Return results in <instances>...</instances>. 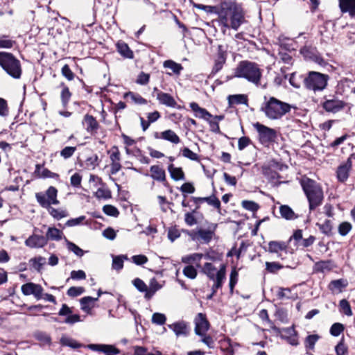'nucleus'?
I'll return each instance as SVG.
<instances>
[{"label": "nucleus", "mask_w": 355, "mask_h": 355, "mask_svg": "<svg viewBox=\"0 0 355 355\" xmlns=\"http://www.w3.org/2000/svg\"><path fill=\"white\" fill-rule=\"evenodd\" d=\"M216 270V267L209 262H207L204 264L201 271L205 274L210 279L214 280L215 279L214 272Z\"/></svg>", "instance_id": "obj_45"}, {"label": "nucleus", "mask_w": 355, "mask_h": 355, "mask_svg": "<svg viewBox=\"0 0 355 355\" xmlns=\"http://www.w3.org/2000/svg\"><path fill=\"white\" fill-rule=\"evenodd\" d=\"M332 269L331 261H320L315 263L314 271L315 272H324L325 271H330Z\"/></svg>", "instance_id": "obj_37"}, {"label": "nucleus", "mask_w": 355, "mask_h": 355, "mask_svg": "<svg viewBox=\"0 0 355 355\" xmlns=\"http://www.w3.org/2000/svg\"><path fill=\"white\" fill-rule=\"evenodd\" d=\"M345 330V326L339 322L334 323L329 330L331 335L338 336Z\"/></svg>", "instance_id": "obj_60"}, {"label": "nucleus", "mask_w": 355, "mask_h": 355, "mask_svg": "<svg viewBox=\"0 0 355 355\" xmlns=\"http://www.w3.org/2000/svg\"><path fill=\"white\" fill-rule=\"evenodd\" d=\"M227 56V46L218 44L216 47V51L211 57V59L213 61V66L210 73V76H215L223 69L224 65L226 64Z\"/></svg>", "instance_id": "obj_7"}, {"label": "nucleus", "mask_w": 355, "mask_h": 355, "mask_svg": "<svg viewBox=\"0 0 355 355\" xmlns=\"http://www.w3.org/2000/svg\"><path fill=\"white\" fill-rule=\"evenodd\" d=\"M190 107L193 112L195 116L197 118L202 119L207 121L208 119L213 117V115L211 113H209L205 108L200 107L196 102L191 103Z\"/></svg>", "instance_id": "obj_23"}, {"label": "nucleus", "mask_w": 355, "mask_h": 355, "mask_svg": "<svg viewBox=\"0 0 355 355\" xmlns=\"http://www.w3.org/2000/svg\"><path fill=\"white\" fill-rule=\"evenodd\" d=\"M62 236L63 233L61 230L56 227H49L44 237L47 239L48 241L49 240L60 241L62 239Z\"/></svg>", "instance_id": "obj_34"}, {"label": "nucleus", "mask_w": 355, "mask_h": 355, "mask_svg": "<svg viewBox=\"0 0 355 355\" xmlns=\"http://www.w3.org/2000/svg\"><path fill=\"white\" fill-rule=\"evenodd\" d=\"M82 123L87 132L92 135H95L100 127L99 123L96 121V118L88 114L84 116Z\"/></svg>", "instance_id": "obj_18"}, {"label": "nucleus", "mask_w": 355, "mask_h": 355, "mask_svg": "<svg viewBox=\"0 0 355 355\" xmlns=\"http://www.w3.org/2000/svg\"><path fill=\"white\" fill-rule=\"evenodd\" d=\"M126 259H128L126 255L112 256V269L121 270L123 268V262Z\"/></svg>", "instance_id": "obj_42"}, {"label": "nucleus", "mask_w": 355, "mask_h": 355, "mask_svg": "<svg viewBox=\"0 0 355 355\" xmlns=\"http://www.w3.org/2000/svg\"><path fill=\"white\" fill-rule=\"evenodd\" d=\"M166 318L164 314L160 313H155L152 315V322L157 325H162L165 324Z\"/></svg>", "instance_id": "obj_63"}, {"label": "nucleus", "mask_w": 355, "mask_h": 355, "mask_svg": "<svg viewBox=\"0 0 355 355\" xmlns=\"http://www.w3.org/2000/svg\"><path fill=\"white\" fill-rule=\"evenodd\" d=\"M300 53L305 59L313 61L321 66L326 64L325 60L319 53L316 47L305 45L300 49Z\"/></svg>", "instance_id": "obj_12"}, {"label": "nucleus", "mask_w": 355, "mask_h": 355, "mask_svg": "<svg viewBox=\"0 0 355 355\" xmlns=\"http://www.w3.org/2000/svg\"><path fill=\"white\" fill-rule=\"evenodd\" d=\"M352 158L355 159V153L351 154L346 162L341 164L337 168L336 177L338 182L345 183L347 180L350 171L352 169Z\"/></svg>", "instance_id": "obj_13"}, {"label": "nucleus", "mask_w": 355, "mask_h": 355, "mask_svg": "<svg viewBox=\"0 0 355 355\" xmlns=\"http://www.w3.org/2000/svg\"><path fill=\"white\" fill-rule=\"evenodd\" d=\"M94 196L98 199L107 200L112 197L111 191L106 187L98 188L95 192Z\"/></svg>", "instance_id": "obj_47"}, {"label": "nucleus", "mask_w": 355, "mask_h": 355, "mask_svg": "<svg viewBox=\"0 0 355 355\" xmlns=\"http://www.w3.org/2000/svg\"><path fill=\"white\" fill-rule=\"evenodd\" d=\"M33 267L37 271H40L42 267L46 263V259L42 257L33 258L30 260Z\"/></svg>", "instance_id": "obj_61"}, {"label": "nucleus", "mask_w": 355, "mask_h": 355, "mask_svg": "<svg viewBox=\"0 0 355 355\" xmlns=\"http://www.w3.org/2000/svg\"><path fill=\"white\" fill-rule=\"evenodd\" d=\"M0 66L12 78H20L21 74L20 62L12 53L0 52Z\"/></svg>", "instance_id": "obj_5"}, {"label": "nucleus", "mask_w": 355, "mask_h": 355, "mask_svg": "<svg viewBox=\"0 0 355 355\" xmlns=\"http://www.w3.org/2000/svg\"><path fill=\"white\" fill-rule=\"evenodd\" d=\"M302 239V230L297 229L293 232V234L291 236L287 242L289 243L291 241H294V245L298 248H300V243Z\"/></svg>", "instance_id": "obj_51"}, {"label": "nucleus", "mask_w": 355, "mask_h": 355, "mask_svg": "<svg viewBox=\"0 0 355 355\" xmlns=\"http://www.w3.org/2000/svg\"><path fill=\"white\" fill-rule=\"evenodd\" d=\"M62 87V91L60 94V98L64 107L68 105V103L71 97V93L69 91V87L63 83L60 84Z\"/></svg>", "instance_id": "obj_41"}, {"label": "nucleus", "mask_w": 355, "mask_h": 355, "mask_svg": "<svg viewBox=\"0 0 355 355\" xmlns=\"http://www.w3.org/2000/svg\"><path fill=\"white\" fill-rule=\"evenodd\" d=\"M21 290L24 295H33L37 300L43 297L44 289L40 284L28 282L23 284L21 287Z\"/></svg>", "instance_id": "obj_14"}, {"label": "nucleus", "mask_w": 355, "mask_h": 355, "mask_svg": "<svg viewBox=\"0 0 355 355\" xmlns=\"http://www.w3.org/2000/svg\"><path fill=\"white\" fill-rule=\"evenodd\" d=\"M35 198L40 205L45 209L51 207V205H56L60 202L58 200V189L53 186L49 187L45 193H36Z\"/></svg>", "instance_id": "obj_9"}, {"label": "nucleus", "mask_w": 355, "mask_h": 355, "mask_svg": "<svg viewBox=\"0 0 355 355\" xmlns=\"http://www.w3.org/2000/svg\"><path fill=\"white\" fill-rule=\"evenodd\" d=\"M35 173L39 178H58L59 177L58 174L53 173L47 168H42L40 164L36 165Z\"/></svg>", "instance_id": "obj_33"}, {"label": "nucleus", "mask_w": 355, "mask_h": 355, "mask_svg": "<svg viewBox=\"0 0 355 355\" xmlns=\"http://www.w3.org/2000/svg\"><path fill=\"white\" fill-rule=\"evenodd\" d=\"M338 7L342 14L355 18V0H338Z\"/></svg>", "instance_id": "obj_19"}, {"label": "nucleus", "mask_w": 355, "mask_h": 355, "mask_svg": "<svg viewBox=\"0 0 355 355\" xmlns=\"http://www.w3.org/2000/svg\"><path fill=\"white\" fill-rule=\"evenodd\" d=\"M116 49L119 53L125 58L132 59L134 57L133 51L130 49L128 45L123 42L119 41L116 44Z\"/></svg>", "instance_id": "obj_26"}, {"label": "nucleus", "mask_w": 355, "mask_h": 355, "mask_svg": "<svg viewBox=\"0 0 355 355\" xmlns=\"http://www.w3.org/2000/svg\"><path fill=\"white\" fill-rule=\"evenodd\" d=\"M100 164L98 156L96 154L88 157L84 164V167L87 170H94Z\"/></svg>", "instance_id": "obj_40"}, {"label": "nucleus", "mask_w": 355, "mask_h": 355, "mask_svg": "<svg viewBox=\"0 0 355 355\" xmlns=\"http://www.w3.org/2000/svg\"><path fill=\"white\" fill-rule=\"evenodd\" d=\"M49 214L55 220H60L63 218L67 217L69 213L66 209H55L52 207L46 209Z\"/></svg>", "instance_id": "obj_39"}, {"label": "nucleus", "mask_w": 355, "mask_h": 355, "mask_svg": "<svg viewBox=\"0 0 355 355\" xmlns=\"http://www.w3.org/2000/svg\"><path fill=\"white\" fill-rule=\"evenodd\" d=\"M15 44V41L9 39L8 36H7V35L0 36V48L11 49L14 46Z\"/></svg>", "instance_id": "obj_59"}, {"label": "nucleus", "mask_w": 355, "mask_h": 355, "mask_svg": "<svg viewBox=\"0 0 355 355\" xmlns=\"http://www.w3.org/2000/svg\"><path fill=\"white\" fill-rule=\"evenodd\" d=\"M348 285V282L345 279H338L332 280L328 285V288L332 293L343 292V289H345Z\"/></svg>", "instance_id": "obj_25"}, {"label": "nucleus", "mask_w": 355, "mask_h": 355, "mask_svg": "<svg viewBox=\"0 0 355 355\" xmlns=\"http://www.w3.org/2000/svg\"><path fill=\"white\" fill-rule=\"evenodd\" d=\"M157 98L159 100L160 103L166 105V106L175 107L176 105L175 99L166 93L162 92L157 93Z\"/></svg>", "instance_id": "obj_32"}, {"label": "nucleus", "mask_w": 355, "mask_h": 355, "mask_svg": "<svg viewBox=\"0 0 355 355\" xmlns=\"http://www.w3.org/2000/svg\"><path fill=\"white\" fill-rule=\"evenodd\" d=\"M241 205L245 209L252 212H256L260 208V206L258 203L247 200H243L241 202Z\"/></svg>", "instance_id": "obj_53"}, {"label": "nucleus", "mask_w": 355, "mask_h": 355, "mask_svg": "<svg viewBox=\"0 0 355 355\" xmlns=\"http://www.w3.org/2000/svg\"><path fill=\"white\" fill-rule=\"evenodd\" d=\"M279 213L283 218L288 220H295L298 218V215L287 205H282L279 207Z\"/></svg>", "instance_id": "obj_29"}, {"label": "nucleus", "mask_w": 355, "mask_h": 355, "mask_svg": "<svg viewBox=\"0 0 355 355\" xmlns=\"http://www.w3.org/2000/svg\"><path fill=\"white\" fill-rule=\"evenodd\" d=\"M155 137L157 139L162 138L163 139L169 141L174 144L178 143V135L171 130H168L161 132L160 136L158 132H156L155 134Z\"/></svg>", "instance_id": "obj_35"}, {"label": "nucleus", "mask_w": 355, "mask_h": 355, "mask_svg": "<svg viewBox=\"0 0 355 355\" xmlns=\"http://www.w3.org/2000/svg\"><path fill=\"white\" fill-rule=\"evenodd\" d=\"M254 128L258 133V140L264 146L268 147L276 141L277 132L276 130L269 128L259 122L255 123Z\"/></svg>", "instance_id": "obj_8"}, {"label": "nucleus", "mask_w": 355, "mask_h": 355, "mask_svg": "<svg viewBox=\"0 0 355 355\" xmlns=\"http://www.w3.org/2000/svg\"><path fill=\"white\" fill-rule=\"evenodd\" d=\"M264 98L266 100V96ZM291 110V105L289 103L282 101L274 96H270L261 107V111L270 120L281 119L290 112Z\"/></svg>", "instance_id": "obj_3"}, {"label": "nucleus", "mask_w": 355, "mask_h": 355, "mask_svg": "<svg viewBox=\"0 0 355 355\" xmlns=\"http://www.w3.org/2000/svg\"><path fill=\"white\" fill-rule=\"evenodd\" d=\"M226 275V265L221 264L215 276V282L212 286V293L209 297L215 295L218 288H221Z\"/></svg>", "instance_id": "obj_20"}, {"label": "nucleus", "mask_w": 355, "mask_h": 355, "mask_svg": "<svg viewBox=\"0 0 355 355\" xmlns=\"http://www.w3.org/2000/svg\"><path fill=\"white\" fill-rule=\"evenodd\" d=\"M321 106L327 112L336 114L343 111L348 105L335 95L324 96Z\"/></svg>", "instance_id": "obj_10"}, {"label": "nucleus", "mask_w": 355, "mask_h": 355, "mask_svg": "<svg viewBox=\"0 0 355 355\" xmlns=\"http://www.w3.org/2000/svg\"><path fill=\"white\" fill-rule=\"evenodd\" d=\"M306 196L309 202V207L311 211L315 210L323 201L324 195L322 189L306 193Z\"/></svg>", "instance_id": "obj_16"}, {"label": "nucleus", "mask_w": 355, "mask_h": 355, "mask_svg": "<svg viewBox=\"0 0 355 355\" xmlns=\"http://www.w3.org/2000/svg\"><path fill=\"white\" fill-rule=\"evenodd\" d=\"M336 355H348V347L345 345L344 338H343L335 347Z\"/></svg>", "instance_id": "obj_55"}, {"label": "nucleus", "mask_w": 355, "mask_h": 355, "mask_svg": "<svg viewBox=\"0 0 355 355\" xmlns=\"http://www.w3.org/2000/svg\"><path fill=\"white\" fill-rule=\"evenodd\" d=\"M125 97H130L132 101L136 104L143 105L147 103L146 100L141 95L131 92H127L124 94Z\"/></svg>", "instance_id": "obj_52"}, {"label": "nucleus", "mask_w": 355, "mask_h": 355, "mask_svg": "<svg viewBox=\"0 0 355 355\" xmlns=\"http://www.w3.org/2000/svg\"><path fill=\"white\" fill-rule=\"evenodd\" d=\"M162 288L155 278H152L150 281L149 286H147V292L145 293V298L150 300L155 293Z\"/></svg>", "instance_id": "obj_31"}, {"label": "nucleus", "mask_w": 355, "mask_h": 355, "mask_svg": "<svg viewBox=\"0 0 355 355\" xmlns=\"http://www.w3.org/2000/svg\"><path fill=\"white\" fill-rule=\"evenodd\" d=\"M103 212L110 216L116 217L119 214V211L117 208L111 205H106L103 207Z\"/></svg>", "instance_id": "obj_64"}, {"label": "nucleus", "mask_w": 355, "mask_h": 355, "mask_svg": "<svg viewBox=\"0 0 355 355\" xmlns=\"http://www.w3.org/2000/svg\"><path fill=\"white\" fill-rule=\"evenodd\" d=\"M182 195L192 194L195 192L196 188L192 182H188L182 184L179 188Z\"/></svg>", "instance_id": "obj_58"}, {"label": "nucleus", "mask_w": 355, "mask_h": 355, "mask_svg": "<svg viewBox=\"0 0 355 355\" xmlns=\"http://www.w3.org/2000/svg\"><path fill=\"white\" fill-rule=\"evenodd\" d=\"M288 242L283 241H271L268 243V248L263 247L265 251L271 254H276L277 257L284 260L283 253L287 254L288 252Z\"/></svg>", "instance_id": "obj_11"}, {"label": "nucleus", "mask_w": 355, "mask_h": 355, "mask_svg": "<svg viewBox=\"0 0 355 355\" xmlns=\"http://www.w3.org/2000/svg\"><path fill=\"white\" fill-rule=\"evenodd\" d=\"M239 280V272L236 267H233L230 275V293H233L235 286L236 285Z\"/></svg>", "instance_id": "obj_44"}, {"label": "nucleus", "mask_w": 355, "mask_h": 355, "mask_svg": "<svg viewBox=\"0 0 355 355\" xmlns=\"http://www.w3.org/2000/svg\"><path fill=\"white\" fill-rule=\"evenodd\" d=\"M304 76L297 75V73H292L289 78L290 84L295 88H300L301 81L303 82Z\"/></svg>", "instance_id": "obj_54"}, {"label": "nucleus", "mask_w": 355, "mask_h": 355, "mask_svg": "<svg viewBox=\"0 0 355 355\" xmlns=\"http://www.w3.org/2000/svg\"><path fill=\"white\" fill-rule=\"evenodd\" d=\"M46 244L47 239L37 234H33L25 241V245L31 248H42Z\"/></svg>", "instance_id": "obj_21"}, {"label": "nucleus", "mask_w": 355, "mask_h": 355, "mask_svg": "<svg viewBox=\"0 0 355 355\" xmlns=\"http://www.w3.org/2000/svg\"><path fill=\"white\" fill-rule=\"evenodd\" d=\"M217 227L218 224L211 223L207 230L200 227L191 231L182 229L181 231L187 233L192 241H198L202 244H208L215 236Z\"/></svg>", "instance_id": "obj_6"}, {"label": "nucleus", "mask_w": 355, "mask_h": 355, "mask_svg": "<svg viewBox=\"0 0 355 355\" xmlns=\"http://www.w3.org/2000/svg\"><path fill=\"white\" fill-rule=\"evenodd\" d=\"M316 225L319 227L320 232L326 236H330L332 235L333 223L329 219H326L324 223H317Z\"/></svg>", "instance_id": "obj_36"}, {"label": "nucleus", "mask_w": 355, "mask_h": 355, "mask_svg": "<svg viewBox=\"0 0 355 355\" xmlns=\"http://www.w3.org/2000/svg\"><path fill=\"white\" fill-rule=\"evenodd\" d=\"M200 201H203V203H207L209 206L215 208L218 213L221 214L220 201L214 193H212L210 196L208 197H202V200H200Z\"/></svg>", "instance_id": "obj_30"}, {"label": "nucleus", "mask_w": 355, "mask_h": 355, "mask_svg": "<svg viewBox=\"0 0 355 355\" xmlns=\"http://www.w3.org/2000/svg\"><path fill=\"white\" fill-rule=\"evenodd\" d=\"M329 76L315 71H309L303 78V86L315 94L324 90L329 80Z\"/></svg>", "instance_id": "obj_4"}, {"label": "nucleus", "mask_w": 355, "mask_h": 355, "mask_svg": "<svg viewBox=\"0 0 355 355\" xmlns=\"http://www.w3.org/2000/svg\"><path fill=\"white\" fill-rule=\"evenodd\" d=\"M60 344L63 346H67L72 349H78L83 346L82 344L79 343L76 340L67 336H62L60 338Z\"/></svg>", "instance_id": "obj_43"}, {"label": "nucleus", "mask_w": 355, "mask_h": 355, "mask_svg": "<svg viewBox=\"0 0 355 355\" xmlns=\"http://www.w3.org/2000/svg\"><path fill=\"white\" fill-rule=\"evenodd\" d=\"M67 248L69 251L73 252L76 256L81 257L84 255V250L80 248L75 243L67 241Z\"/></svg>", "instance_id": "obj_62"}, {"label": "nucleus", "mask_w": 355, "mask_h": 355, "mask_svg": "<svg viewBox=\"0 0 355 355\" xmlns=\"http://www.w3.org/2000/svg\"><path fill=\"white\" fill-rule=\"evenodd\" d=\"M284 268V266L280 264L278 262L272 261L266 262V270L268 273L275 274L277 273L279 270L282 269Z\"/></svg>", "instance_id": "obj_46"}, {"label": "nucleus", "mask_w": 355, "mask_h": 355, "mask_svg": "<svg viewBox=\"0 0 355 355\" xmlns=\"http://www.w3.org/2000/svg\"><path fill=\"white\" fill-rule=\"evenodd\" d=\"M195 333L198 336L204 335L209 330L210 323L205 313H199L194 319Z\"/></svg>", "instance_id": "obj_15"}, {"label": "nucleus", "mask_w": 355, "mask_h": 355, "mask_svg": "<svg viewBox=\"0 0 355 355\" xmlns=\"http://www.w3.org/2000/svg\"><path fill=\"white\" fill-rule=\"evenodd\" d=\"M300 184L305 195L310 192L322 189L320 185L315 180L307 177H304L300 180Z\"/></svg>", "instance_id": "obj_22"}, {"label": "nucleus", "mask_w": 355, "mask_h": 355, "mask_svg": "<svg viewBox=\"0 0 355 355\" xmlns=\"http://www.w3.org/2000/svg\"><path fill=\"white\" fill-rule=\"evenodd\" d=\"M263 70L259 65L250 60H241L234 69L232 78H244L248 82L259 86L261 84Z\"/></svg>", "instance_id": "obj_2"}, {"label": "nucleus", "mask_w": 355, "mask_h": 355, "mask_svg": "<svg viewBox=\"0 0 355 355\" xmlns=\"http://www.w3.org/2000/svg\"><path fill=\"white\" fill-rule=\"evenodd\" d=\"M230 106L235 105H248V98L245 94H234L227 97Z\"/></svg>", "instance_id": "obj_28"}, {"label": "nucleus", "mask_w": 355, "mask_h": 355, "mask_svg": "<svg viewBox=\"0 0 355 355\" xmlns=\"http://www.w3.org/2000/svg\"><path fill=\"white\" fill-rule=\"evenodd\" d=\"M35 337L42 345H50L51 344V337L46 333L37 332L35 334Z\"/></svg>", "instance_id": "obj_56"}, {"label": "nucleus", "mask_w": 355, "mask_h": 355, "mask_svg": "<svg viewBox=\"0 0 355 355\" xmlns=\"http://www.w3.org/2000/svg\"><path fill=\"white\" fill-rule=\"evenodd\" d=\"M193 6L196 8L200 9L206 12L207 13H218L219 4L218 6H206L200 3H194Z\"/></svg>", "instance_id": "obj_50"}, {"label": "nucleus", "mask_w": 355, "mask_h": 355, "mask_svg": "<svg viewBox=\"0 0 355 355\" xmlns=\"http://www.w3.org/2000/svg\"><path fill=\"white\" fill-rule=\"evenodd\" d=\"M217 15L219 24L228 29L237 31L246 22L245 10L236 0L222 1Z\"/></svg>", "instance_id": "obj_1"}, {"label": "nucleus", "mask_w": 355, "mask_h": 355, "mask_svg": "<svg viewBox=\"0 0 355 355\" xmlns=\"http://www.w3.org/2000/svg\"><path fill=\"white\" fill-rule=\"evenodd\" d=\"M98 300V297L86 296L80 300L81 309L87 313H90L94 307V303Z\"/></svg>", "instance_id": "obj_27"}, {"label": "nucleus", "mask_w": 355, "mask_h": 355, "mask_svg": "<svg viewBox=\"0 0 355 355\" xmlns=\"http://www.w3.org/2000/svg\"><path fill=\"white\" fill-rule=\"evenodd\" d=\"M87 347L92 351L100 352L105 355H117L120 350L111 345L105 344H89Z\"/></svg>", "instance_id": "obj_17"}, {"label": "nucleus", "mask_w": 355, "mask_h": 355, "mask_svg": "<svg viewBox=\"0 0 355 355\" xmlns=\"http://www.w3.org/2000/svg\"><path fill=\"white\" fill-rule=\"evenodd\" d=\"M150 171L154 180L160 182L165 180V171L159 166H152Z\"/></svg>", "instance_id": "obj_38"}, {"label": "nucleus", "mask_w": 355, "mask_h": 355, "mask_svg": "<svg viewBox=\"0 0 355 355\" xmlns=\"http://www.w3.org/2000/svg\"><path fill=\"white\" fill-rule=\"evenodd\" d=\"M320 338V336L318 334H311L305 338L304 345L307 355H313V352H315V343Z\"/></svg>", "instance_id": "obj_24"}, {"label": "nucleus", "mask_w": 355, "mask_h": 355, "mask_svg": "<svg viewBox=\"0 0 355 355\" xmlns=\"http://www.w3.org/2000/svg\"><path fill=\"white\" fill-rule=\"evenodd\" d=\"M352 225L348 221H344L339 224L338 231L340 236H345L352 230Z\"/></svg>", "instance_id": "obj_49"}, {"label": "nucleus", "mask_w": 355, "mask_h": 355, "mask_svg": "<svg viewBox=\"0 0 355 355\" xmlns=\"http://www.w3.org/2000/svg\"><path fill=\"white\" fill-rule=\"evenodd\" d=\"M182 272L184 276L191 279H195L198 274L197 270L192 265L186 266L184 268Z\"/></svg>", "instance_id": "obj_57"}, {"label": "nucleus", "mask_w": 355, "mask_h": 355, "mask_svg": "<svg viewBox=\"0 0 355 355\" xmlns=\"http://www.w3.org/2000/svg\"><path fill=\"white\" fill-rule=\"evenodd\" d=\"M340 311L347 316L353 315L349 302L346 299H343L339 302Z\"/></svg>", "instance_id": "obj_48"}]
</instances>
